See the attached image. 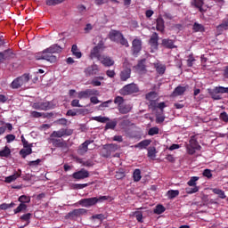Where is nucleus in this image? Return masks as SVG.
Masks as SVG:
<instances>
[{"instance_id": "obj_1", "label": "nucleus", "mask_w": 228, "mask_h": 228, "mask_svg": "<svg viewBox=\"0 0 228 228\" xmlns=\"http://www.w3.org/2000/svg\"><path fill=\"white\" fill-rule=\"evenodd\" d=\"M56 53H61V47L58 45H53L49 48L43 51L42 53H37L36 55L37 60H45L50 61V63H56L58 58L54 55Z\"/></svg>"}, {"instance_id": "obj_2", "label": "nucleus", "mask_w": 228, "mask_h": 228, "mask_svg": "<svg viewBox=\"0 0 228 228\" xmlns=\"http://www.w3.org/2000/svg\"><path fill=\"white\" fill-rule=\"evenodd\" d=\"M108 198L106 196L86 198L80 200L78 204L82 206V208H92V206H95L98 202H104Z\"/></svg>"}, {"instance_id": "obj_3", "label": "nucleus", "mask_w": 228, "mask_h": 228, "mask_svg": "<svg viewBox=\"0 0 228 228\" xmlns=\"http://www.w3.org/2000/svg\"><path fill=\"white\" fill-rule=\"evenodd\" d=\"M31 79V77L29 74L25 73L20 77H18L11 83V88L13 90H17L19 88H21V86H25V85H28L29 83V80Z\"/></svg>"}, {"instance_id": "obj_4", "label": "nucleus", "mask_w": 228, "mask_h": 228, "mask_svg": "<svg viewBox=\"0 0 228 228\" xmlns=\"http://www.w3.org/2000/svg\"><path fill=\"white\" fill-rule=\"evenodd\" d=\"M201 147L199 145V142H197V138L195 136H191L189 143L186 144V151L188 154L192 156L197 151H200Z\"/></svg>"}, {"instance_id": "obj_5", "label": "nucleus", "mask_w": 228, "mask_h": 228, "mask_svg": "<svg viewBox=\"0 0 228 228\" xmlns=\"http://www.w3.org/2000/svg\"><path fill=\"white\" fill-rule=\"evenodd\" d=\"M87 213H88V210L86 208H77L68 213L66 216V218L69 220H74L75 218H79V216H83Z\"/></svg>"}, {"instance_id": "obj_6", "label": "nucleus", "mask_w": 228, "mask_h": 228, "mask_svg": "<svg viewBox=\"0 0 228 228\" xmlns=\"http://www.w3.org/2000/svg\"><path fill=\"white\" fill-rule=\"evenodd\" d=\"M139 89L136 84H130L125 86L121 90L120 94L121 95H131V94H136L138 93Z\"/></svg>"}, {"instance_id": "obj_7", "label": "nucleus", "mask_w": 228, "mask_h": 228, "mask_svg": "<svg viewBox=\"0 0 228 228\" xmlns=\"http://www.w3.org/2000/svg\"><path fill=\"white\" fill-rule=\"evenodd\" d=\"M92 95H99L97 89H86L78 93V99H88Z\"/></svg>"}, {"instance_id": "obj_8", "label": "nucleus", "mask_w": 228, "mask_h": 228, "mask_svg": "<svg viewBox=\"0 0 228 228\" xmlns=\"http://www.w3.org/2000/svg\"><path fill=\"white\" fill-rule=\"evenodd\" d=\"M72 177L73 179L81 181L83 179H86L87 177H90V173L86 169L82 168L79 171L73 173Z\"/></svg>"}, {"instance_id": "obj_9", "label": "nucleus", "mask_w": 228, "mask_h": 228, "mask_svg": "<svg viewBox=\"0 0 228 228\" xmlns=\"http://www.w3.org/2000/svg\"><path fill=\"white\" fill-rule=\"evenodd\" d=\"M72 130L62 128L59 131H53L51 134V138H62V136H70Z\"/></svg>"}, {"instance_id": "obj_10", "label": "nucleus", "mask_w": 228, "mask_h": 228, "mask_svg": "<svg viewBox=\"0 0 228 228\" xmlns=\"http://www.w3.org/2000/svg\"><path fill=\"white\" fill-rule=\"evenodd\" d=\"M140 51H142V39L135 38L132 42V53L136 56Z\"/></svg>"}, {"instance_id": "obj_11", "label": "nucleus", "mask_w": 228, "mask_h": 228, "mask_svg": "<svg viewBox=\"0 0 228 228\" xmlns=\"http://www.w3.org/2000/svg\"><path fill=\"white\" fill-rule=\"evenodd\" d=\"M20 175H22V170L18 169L13 173V175L6 176L4 179V183H7L8 184L15 183V181H17V179H19Z\"/></svg>"}, {"instance_id": "obj_12", "label": "nucleus", "mask_w": 228, "mask_h": 228, "mask_svg": "<svg viewBox=\"0 0 228 228\" xmlns=\"http://www.w3.org/2000/svg\"><path fill=\"white\" fill-rule=\"evenodd\" d=\"M158 98V94L156 92H151L146 94L147 101H150V108L156 110V100Z\"/></svg>"}, {"instance_id": "obj_13", "label": "nucleus", "mask_w": 228, "mask_h": 228, "mask_svg": "<svg viewBox=\"0 0 228 228\" xmlns=\"http://www.w3.org/2000/svg\"><path fill=\"white\" fill-rule=\"evenodd\" d=\"M98 61H101L104 67H113V65H115V61L106 55H102L99 57Z\"/></svg>"}, {"instance_id": "obj_14", "label": "nucleus", "mask_w": 228, "mask_h": 228, "mask_svg": "<svg viewBox=\"0 0 228 228\" xmlns=\"http://www.w3.org/2000/svg\"><path fill=\"white\" fill-rule=\"evenodd\" d=\"M90 143H92V141H86L85 142H83L78 147L77 154H79L80 156H85V154L88 152V146L90 145Z\"/></svg>"}, {"instance_id": "obj_15", "label": "nucleus", "mask_w": 228, "mask_h": 228, "mask_svg": "<svg viewBox=\"0 0 228 228\" xmlns=\"http://www.w3.org/2000/svg\"><path fill=\"white\" fill-rule=\"evenodd\" d=\"M103 149L104 151H107V153L103 155L104 158H110V156H111V152H115V151L118 150V145L108 144Z\"/></svg>"}, {"instance_id": "obj_16", "label": "nucleus", "mask_w": 228, "mask_h": 228, "mask_svg": "<svg viewBox=\"0 0 228 228\" xmlns=\"http://www.w3.org/2000/svg\"><path fill=\"white\" fill-rule=\"evenodd\" d=\"M99 72V66L97 64L89 66L85 69V74L87 76H95Z\"/></svg>"}, {"instance_id": "obj_17", "label": "nucleus", "mask_w": 228, "mask_h": 228, "mask_svg": "<svg viewBox=\"0 0 228 228\" xmlns=\"http://www.w3.org/2000/svg\"><path fill=\"white\" fill-rule=\"evenodd\" d=\"M122 37L123 35L122 33H120V31L112 30L111 32H110V39L112 42L118 43L120 41V38H122Z\"/></svg>"}, {"instance_id": "obj_18", "label": "nucleus", "mask_w": 228, "mask_h": 228, "mask_svg": "<svg viewBox=\"0 0 228 228\" xmlns=\"http://www.w3.org/2000/svg\"><path fill=\"white\" fill-rule=\"evenodd\" d=\"M51 142L54 147H60L61 149H67V142H65V141L52 138Z\"/></svg>"}, {"instance_id": "obj_19", "label": "nucleus", "mask_w": 228, "mask_h": 228, "mask_svg": "<svg viewBox=\"0 0 228 228\" xmlns=\"http://www.w3.org/2000/svg\"><path fill=\"white\" fill-rule=\"evenodd\" d=\"M102 56L101 46H94V49L91 50L90 57L92 60H94V58H97V60H99Z\"/></svg>"}, {"instance_id": "obj_20", "label": "nucleus", "mask_w": 228, "mask_h": 228, "mask_svg": "<svg viewBox=\"0 0 228 228\" xmlns=\"http://www.w3.org/2000/svg\"><path fill=\"white\" fill-rule=\"evenodd\" d=\"M158 40H159V37L158 36V33L154 32L150 38V45L153 49H158Z\"/></svg>"}, {"instance_id": "obj_21", "label": "nucleus", "mask_w": 228, "mask_h": 228, "mask_svg": "<svg viewBox=\"0 0 228 228\" xmlns=\"http://www.w3.org/2000/svg\"><path fill=\"white\" fill-rule=\"evenodd\" d=\"M184 92H186V88L179 86L173 91L171 97H179V95H183Z\"/></svg>"}, {"instance_id": "obj_22", "label": "nucleus", "mask_w": 228, "mask_h": 228, "mask_svg": "<svg viewBox=\"0 0 228 228\" xmlns=\"http://www.w3.org/2000/svg\"><path fill=\"white\" fill-rule=\"evenodd\" d=\"M129 77H131V69L126 68L121 71L120 79L121 81H127Z\"/></svg>"}, {"instance_id": "obj_23", "label": "nucleus", "mask_w": 228, "mask_h": 228, "mask_svg": "<svg viewBox=\"0 0 228 228\" xmlns=\"http://www.w3.org/2000/svg\"><path fill=\"white\" fill-rule=\"evenodd\" d=\"M162 45L163 47H166V49H175V46L174 45V40L172 39H163Z\"/></svg>"}, {"instance_id": "obj_24", "label": "nucleus", "mask_w": 228, "mask_h": 228, "mask_svg": "<svg viewBox=\"0 0 228 228\" xmlns=\"http://www.w3.org/2000/svg\"><path fill=\"white\" fill-rule=\"evenodd\" d=\"M217 31L219 33H223V31H227L228 29V19L224 20L220 25L216 27Z\"/></svg>"}, {"instance_id": "obj_25", "label": "nucleus", "mask_w": 228, "mask_h": 228, "mask_svg": "<svg viewBox=\"0 0 228 228\" xmlns=\"http://www.w3.org/2000/svg\"><path fill=\"white\" fill-rule=\"evenodd\" d=\"M191 6H194V8H198V10H200V12H202V6H204V1L191 0Z\"/></svg>"}, {"instance_id": "obj_26", "label": "nucleus", "mask_w": 228, "mask_h": 228, "mask_svg": "<svg viewBox=\"0 0 228 228\" xmlns=\"http://www.w3.org/2000/svg\"><path fill=\"white\" fill-rule=\"evenodd\" d=\"M151 145V140H143L134 145L135 149H147Z\"/></svg>"}, {"instance_id": "obj_27", "label": "nucleus", "mask_w": 228, "mask_h": 228, "mask_svg": "<svg viewBox=\"0 0 228 228\" xmlns=\"http://www.w3.org/2000/svg\"><path fill=\"white\" fill-rule=\"evenodd\" d=\"M157 31H165V20L163 18L157 19Z\"/></svg>"}, {"instance_id": "obj_28", "label": "nucleus", "mask_w": 228, "mask_h": 228, "mask_svg": "<svg viewBox=\"0 0 228 228\" xmlns=\"http://www.w3.org/2000/svg\"><path fill=\"white\" fill-rule=\"evenodd\" d=\"M71 53L73 56H76V58L79 59L81 56H83V53H81V51H79V48H77V45H73L71 47Z\"/></svg>"}, {"instance_id": "obj_29", "label": "nucleus", "mask_w": 228, "mask_h": 228, "mask_svg": "<svg viewBox=\"0 0 228 228\" xmlns=\"http://www.w3.org/2000/svg\"><path fill=\"white\" fill-rule=\"evenodd\" d=\"M154 67H155L158 74H165V71L167 70V67L165 66V64L155 63Z\"/></svg>"}, {"instance_id": "obj_30", "label": "nucleus", "mask_w": 228, "mask_h": 228, "mask_svg": "<svg viewBox=\"0 0 228 228\" xmlns=\"http://www.w3.org/2000/svg\"><path fill=\"white\" fill-rule=\"evenodd\" d=\"M136 69L139 71L140 74H143L144 72H146V69H145V60H142L141 61H139V63L136 66Z\"/></svg>"}, {"instance_id": "obj_31", "label": "nucleus", "mask_w": 228, "mask_h": 228, "mask_svg": "<svg viewBox=\"0 0 228 228\" xmlns=\"http://www.w3.org/2000/svg\"><path fill=\"white\" fill-rule=\"evenodd\" d=\"M119 112H121L123 115H126V113H129L131 110H133V107L131 105H121L118 107Z\"/></svg>"}, {"instance_id": "obj_32", "label": "nucleus", "mask_w": 228, "mask_h": 228, "mask_svg": "<svg viewBox=\"0 0 228 228\" xmlns=\"http://www.w3.org/2000/svg\"><path fill=\"white\" fill-rule=\"evenodd\" d=\"M12 154V151L8 146H5L4 150L0 151V158H8Z\"/></svg>"}, {"instance_id": "obj_33", "label": "nucleus", "mask_w": 228, "mask_h": 228, "mask_svg": "<svg viewBox=\"0 0 228 228\" xmlns=\"http://www.w3.org/2000/svg\"><path fill=\"white\" fill-rule=\"evenodd\" d=\"M31 152H33V150L31 149V147H28V148H23L22 150H20V154L21 155V157L23 159H26V156H29V154H31Z\"/></svg>"}, {"instance_id": "obj_34", "label": "nucleus", "mask_w": 228, "mask_h": 228, "mask_svg": "<svg viewBox=\"0 0 228 228\" xmlns=\"http://www.w3.org/2000/svg\"><path fill=\"white\" fill-rule=\"evenodd\" d=\"M30 117H32V118H40V117H43V118H45V117H47V115L44 112H38V111H30Z\"/></svg>"}, {"instance_id": "obj_35", "label": "nucleus", "mask_w": 228, "mask_h": 228, "mask_svg": "<svg viewBox=\"0 0 228 228\" xmlns=\"http://www.w3.org/2000/svg\"><path fill=\"white\" fill-rule=\"evenodd\" d=\"M134 181L138 183L142 179V171L140 169H135L133 174Z\"/></svg>"}, {"instance_id": "obj_36", "label": "nucleus", "mask_w": 228, "mask_h": 228, "mask_svg": "<svg viewBox=\"0 0 228 228\" xmlns=\"http://www.w3.org/2000/svg\"><path fill=\"white\" fill-rule=\"evenodd\" d=\"M28 209V205L26 203H20L16 209H14V214L22 213V211H26Z\"/></svg>"}, {"instance_id": "obj_37", "label": "nucleus", "mask_w": 228, "mask_h": 228, "mask_svg": "<svg viewBox=\"0 0 228 228\" xmlns=\"http://www.w3.org/2000/svg\"><path fill=\"white\" fill-rule=\"evenodd\" d=\"M213 193L216 195H218L220 199H225L227 196H225V192L220 189H212Z\"/></svg>"}, {"instance_id": "obj_38", "label": "nucleus", "mask_w": 228, "mask_h": 228, "mask_svg": "<svg viewBox=\"0 0 228 228\" xmlns=\"http://www.w3.org/2000/svg\"><path fill=\"white\" fill-rule=\"evenodd\" d=\"M19 202H20L21 204H29V202H31V198L26 196V195H22L18 199Z\"/></svg>"}, {"instance_id": "obj_39", "label": "nucleus", "mask_w": 228, "mask_h": 228, "mask_svg": "<svg viewBox=\"0 0 228 228\" xmlns=\"http://www.w3.org/2000/svg\"><path fill=\"white\" fill-rule=\"evenodd\" d=\"M210 95L212 97V99H214V101H220V99H222V94H219L218 92H216V89H214L211 93Z\"/></svg>"}, {"instance_id": "obj_40", "label": "nucleus", "mask_w": 228, "mask_h": 228, "mask_svg": "<svg viewBox=\"0 0 228 228\" xmlns=\"http://www.w3.org/2000/svg\"><path fill=\"white\" fill-rule=\"evenodd\" d=\"M65 0H46V4L48 6H56V4H61Z\"/></svg>"}, {"instance_id": "obj_41", "label": "nucleus", "mask_w": 228, "mask_h": 228, "mask_svg": "<svg viewBox=\"0 0 228 228\" xmlns=\"http://www.w3.org/2000/svg\"><path fill=\"white\" fill-rule=\"evenodd\" d=\"M179 195V191L177 190H170L167 191L168 199H175Z\"/></svg>"}, {"instance_id": "obj_42", "label": "nucleus", "mask_w": 228, "mask_h": 228, "mask_svg": "<svg viewBox=\"0 0 228 228\" xmlns=\"http://www.w3.org/2000/svg\"><path fill=\"white\" fill-rule=\"evenodd\" d=\"M2 54H4V60H10V58H13V52H12V50H5L2 52Z\"/></svg>"}, {"instance_id": "obj_43", "label": "nucleus", "mask_w": 228, "mask_h": 228, "mask_svg": "<svg viewBox=\"0 0 228 228\" xmlns=\"http://www.w3.org/2000/svg\"><path fill=\"white\" fill-rule=\"evenodd\" d=\"M155 215H161L162 213H165V207L163 205H158L154 209Z\"/></svg>"}, {"instance_id": "obj_44", "label": "nucleus", "mask_w": 228, "mask_h": 228, "mask_svg": "<svg viewBox=\"0 0 228 228\" xmlns=\"http://www.w3.org/2000/svg\"><path fill=\"white\" fill-rule=\"evenodd\" d=\"M40 104H41L42 111H47V110H51V102H40Z\"/></svg>"}, {"instance_id": "obj_45", "label": "nucleus", "mask_w": 228, "mask_h": 228, "mask_svg": "<svg viewBox=\"0 0 228 228\" xmlns=\"http://www.w3.org/2000/svg\"><path fill=\"white\" fill-rule=\"evenodd\" d=\"M78 162L83 165V167H94V161L92 160H83V159H78Z\"/></svg>"}, {"instance_id": "obj_46", "label": "nucleus", "mask_w": 228, "mask_h": 228, "mask_svg": "<svg viewBox=\"0 0 228 228\" xmlns=\"http://www.w3.org/2000/svg\"><path fill=\"white\" fill-rule=\"evenodd\" d=\"M148 158H156V147L148 148Z\"/></svg>"}, {"instance_id": "obj_47", "label": "nucleus", "mask_w": 228, "mask_h": 228, "mask_svg": "<svg viewBox=\"0 0 228 228\" xmlns=\"http://www.w3.org/2000/svg\"><path fill=\"white\" fill-rule=\"evenodd\" d=\"M186 193H188L189 195H191L192 193H197V191H199V187L198 186H194L192 188L191 187H187L185 189Z\"/></svg>"}, {"instance_id": "obj_48", "label": "nucleus", "mask_w": 228, "mask_h": 228, "mask_svg": "<svg viewBox=\"0 0 228 228\" xmlns=\"http://www.w3.org/2000/svg\"><path fill=\"white\" fill-rule=\"evenodd\" d=\"M199 180V176H192L190 181L187 183L188 186H197V181Z\"/></svg>"}, {"instance_id": "obj_49", "label": "nucleus", "mask_w": 228, "mask_h": 228, "mask_svg": "<svg viewBox=\"0 0 228 228\" xmlns=\"http://www.w3.org/2000/svg\"><path fill=\"white\" fill-rule=\"evenodd\" d=\"M214 90L217 92V94H228V87H224V86H218L216 87Z\"/></svg>"}, {"instance_id": "obj_50", "label": "nucleus", "mask_w": 228, "mask_h": 228, "mask_svg": "<svg viewBox=\"0 0 228 228\" xmlns=\"http://www.w3.org/2000/svg\"><path fill=\"white\" fill-rule=\"evenodd\" d=\"M117 127V120H112L106 124L105 129H115Z\"/></svg>"}, {"instance_id": "obj_51", "label": "nucleus", "mask_w": 228, "mask_h": 228, "mask_svg": "<svg viewBox=\"0 0 228 228\" xmlns=\"http://www.w3.org/2000/svg\"><path fill=\"white\" fill-rule=\"evenodd\" d=\"M88 183H75L72 185L73 190H83V188H86Z\"/></svg>"}, {"instance_id": "obj_52", "label": "nucleus", "mask_w": 228, "mask_h": 228, "mask_svg": "<svg viewBox=\"0 0 228 228\" xmlns=\"http://www.w3.org/2000/svg\"><path fill=\"white\" fill-rule=\"evenodd\" d=\"M159 134V128L158 127H151L148 132V134L150 136H154V134Z\"/></svg>"}, {"instance_id": "obj_53", "label": "nucleus", "mask_w": 228, "mask_h": 228, "mask_svg": "<svg viewBox=\"0 0 228 228\" xmlns=\"http://www.w3.org/2000/svg\"><path fill=\"white\" fill-rule=\"evenodd\" d=\"M104 215L103 214H97L91 216V220H100V222H102L104 220Z\"/></svg>"}, {"instance_id": "obj_54", "label": "nucleus", "mask_w": 228, "mask_h": 228, "mask_svg": "<svg viewBox=\"0 0 228 228\" xmlns=\"http://www.w3.org/2000/svg\"><path fill=\"white\" fill-rule=\"evenodd\" d=\"M114 102L116 104H118V108H120V106L122 104H124V98L121 97V96H117L115 99H114Z\"/></svg>"}, {"instance_id": "obj_55", "label": "nucleus", "mask_w": 228, "mask_h": 228, "mask_svg": "<svg viewBox=\"0 0 228 228\" xmlns=\"http://www.w3.org/2000/svg\"><path fill=\"white\" fill-rule=\"evenodd\" d=\"M20 220L23 222H28L29 224V220H31V213L24 214L20 216Z\"/></svg>"}, {"instance_id": "obj_56", "label": "nucleus", "mask_w": 228, "mask_h": 228, "mask_svg": "<svg viewBox=\"0 0 228 228\" xmlns=\"http://www.w3.org/2000/svg\"><path fill=\"white\" fill-rule=\"evenodd\" d=\"M94 120H96V122H101L102 124H104L105 122H108L110 120L109 118L106 117H95Z\"/></svg>"}, {"instance_id": "obj_57", "label": "nucleus", "mask_w": 228, "mask_h": 228, "mask_svg": "<svg viewBox=\"0 0 228 228\" xmlns=\"http://www.w3.org/2000/svg\"><path fill=\"white\" fill-rule=\"evenodd\" d=\"M118 42L119 44H121V45H125V47H129V42H127V39H126L124 36H121V38Z\"/></svg>"}, {"instance_id": "obj_58", "label": "nucleus", "mask_w": 228, "mask_h": 228, "mask_svg": "<svg viewBox=\"0 0 228 228\" xmlns=\"http://www.w3.org/2000/svg\"><path fill=\"white\" fill-rule=\"evenodd\" d=\"M204 177H207L208 179H211L213 177V174L211 173L210 169H205L203 171Z\"/></svg>"}, {"instance_id": "obj_59", "label": "nucleus", "mask_w": 228, "mask_h": 228, "mask_svg": "<svg viewBox=\"0 0 228 228\" xmlns=\"http://www.w3.org/2000/svg\"><path fill=\"white\" fill-rule=\"evenodd\" d=\"M193 29L197 32V31H202L204 29V26H202L201 24L199 23H194L193 25Z\"/></svg>"}, {"instance_id": "obj_60", "label": "nucleus", "mask_w": 228, "mask_h": 228, "mask_svg": "<svg viewBox=\"0 0 228 228\" xmlns=\"http://www.w3.org/2000/svg\"><path fill=\"white\" fill-rule=\"evenodd\" d=\"M134 216H135L137 221H139L141 223L142 222V220L143 218V214H142V212H140V211L135 212Z\"/></svg>"}, {"instance_id": "obj_61", "label": "nucleus", "mask_w": 228, "mask_h": 228, "mask_svg": "<svg viewBox=\"0 0 228 228\" xmlns=\"http://www.w3.org/2000/svg\"><path fill=\"white\" fill-rule=\"evenodd\" d=\"M71 106L73 108H83V106H81V104H79V100H77V99H75L71 102Z\"/></svg>"}, {"instance_id": "obj_62", "label": "nucleus", "mask_w": 228, "mask_h": 228, "mask_svg": "<svg viewBox=\"0 0 228 228\" xmlns=\"http://www.w3.org/2000/svg\"><path fill=\"white\" fill-rule=\"evenodd\" d=\"M91 85H93V86H101L102 84L96 77L91 81Z\"/></svg>"}, {"instance_id": "obj_63", "label": "nucleus", "mask_w": 228, "mask_h": 228, "mask_svg": "<svg viewBox=\"0 0 228 228\" xmlns=\"http://www.w3.org/2000/svg\"><path fill=\"white\" fill-rule=\"evenodd\" d=\"M6 140H7V143H12V142H14L15 140V135L14 134H7L5 136Z\"/></svg>"}, {"instance_id": "obj_64", "label": "nucleus", "mask_w": 228, "mask_h": 228, "mask_svg": "<svg viewBox=\"0 0 228 228\" xmlns=\"http://www.w3.org/2000/svg\"><path fill=\"white\" fill-rule=\"evenodd\" d=\"M220 118L221 120H223L224 122H228V115L226 114V112H222L220 114Z\"/></svg>"}]
</instances>
